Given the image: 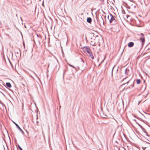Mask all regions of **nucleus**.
<instances>
[{
	"label": "nucleus",
	"mask_w": 150,
	"mask_h": 150,
	"mask_svg": "<svg viewBox=\"0 0 150 150\" xmlns=\"http://www.w3.org/2000/svg\"><path fill=\"white\" fill-rule=\"evenodd\" d=\"M139 35L140 36V37L139 38L140 40L142 42V45H143L145 42V39L144 35L142 33H140Z\"/></svg>",
	"instance_id": "obj_1"
},
{
	"label": "nucleus",
	"mask_w": 150,
	"mask_h": 150,
	"mask_svg": "<svg viewBox=\"0 0 150 150\" xmlns=\"http://www.w3.org/2000/svg\"><path fill=\"white\" fill-rule=\"evenodd\" d=\"M108 18L109 21L110 23H111L115 20V18L111 14H109L108 16Z\"/></svg>",
	"instance_id": "obj_2"
},
{
	"label": "nucleus",
	"mask_w": 150,
	"mask_h": 150,
	"mask_svg": "<svg viewBox=\"0 0 150 150\" xmlns=\"http://www.w3.org/2000/svg\"><path fill=\"white\" fill-rule=\"evenodd\" d=\"M86 54L87 56H93L92 53L91 52V50L90 48L88 50L87 52H86L85 53Z\"/></svg>",
	"instance_id": "obj_3"
},
{
	"label": "nucleus",
	"mask_w": 150,
	"mask_h": 150,
	"mask_svg": "<svg viewBox=\"0 0 150 150\" xmlns=\"http://www.w3.org/2000/svg\"><path fill=\"white\" fill-rule=\"evenodd\" d=\"M92 39V40L91 41L90 43V44L93 46H95V39Z\"/></svg>",
	"instance_id": "obj_4"
},
{
	"label": "nucleus",
	"mask_w": 150,
	"mask_h": 150,
	"mask_svg": "<svg viewBox=\"0 0 150 150\" xmlns=\"http://www.w3.org/2000/svg\"><path fill=\"white\" fill-rule=\"evenodd\" d=\"M89 47H88L86 46V47H84L83 48V51H84V52L86 53V52H87L88 50Z\"/></svg>",
	"instance_id": "obj_5"
},
{
	"label": "nucleus",
	"mask_w": 150,
	"mask_h": 150,
	"mask_svg": "<svg viewBox=\"0 0 150 150\" xmlns=\"http://www.w3.org/2000/svg\"><path fill=\"white\" fill-rule=\"evenodd\" d=\"M13 123L15 125H16V127H17V128H18V129L20 130L23 133H24L23 131L21 129V128L19 127V126L16 123H15V122H13Z\"/></svg>",
	"instance_id": "obj_6"
},
{
	"label": "nucleus",
	"mask_w": 150,
	"mask_h": 150,
	"mask_svg": "<svg viewBox=\"0 0 150 150\" xmlns=\"http://www.w3.org/2000/svg\"><path fill=\"white\" fill-rule=\"evenodd\" d=\"M146 88V85L145 84L142 85L141 88V90L142 91H144Z\"/></svg>",
	"instance_id": "obj_7"
},
{
	"label": "nucleus",
	"mask_w": 150,
	"mask_h": 150,
	"mask_svg": "<svg viewBox=\"0 0 150 150\" xmlns=\"http://www.w3.org/2000/svg\"><path fill=\"white\" fill-rule=\"evenodd\" d=\"M134 43L132 42H130L128 43V46L129 47H132L133 46Z\"/></svg>",
	"instance_id": "obj_8"
},
{
	"label": "nucleus",
	"mask_w": 150,
	"mask_h": 150,
	"mask_svg": "<svg viewBox=\"0 0 150 150\" xmlns=\"http://www.w3.org/2000/svg\"><path fill=\"white\" fill-rule=\"evenodd\" d=\"M87 22L89 23H91L92 21V19L90 17L88 18L87 19Z\"/></svg>",
	"instance_id": "obj_9"
},
{
	"label": "nucleus",
	"mask_w": 150,
	"mask_h": 150,
	"mask_svg": "<svg viewBox=\"0 0 150 150\" xmlns=\"http://www.w3.org/2000/svg\"><path fill=\"white\" fill-rule=\"evenodd\" d=\"M6 86L9 88H11V85L10 83H6Z\"/></svg>",
	"instance_id": "obj_10"
},
{
	"label": "nucleus",
	"mask_w": 150,
	"mask_h": 150,
	"mask_svg": "<svg viewBox=\"0 0 150 150\" xmlns=\"http://www.w3.org/2000/svg\"><path fill=\"white\" fill-rule=\"evenodd\" d=\"M129 70L127 69H126L125 70V74H126V75L128 74V72H129Z\"/></svg>",
	"instance_id": "obj_11"
},
{
	"label": "nucleus",
	"mask_w": 150,
	"mask_h": 150,
	"mask_svg": "<svg viewBox=\"0 0 150 150\" xmlns=\"http://www.w3.org/2000/svg\"><path fill=\"white\" fill-rule=\"evenodd\" d=\"M137 84H139L141 82V80L139 79H138L137 80Z\"/></svg>",
	"instance_id": "obj_12"
},
{
	"label": "nucleus",
	"mask_w": 150,
	"mask_h": 150,
	"mask_svg": "<svg viewBox=\"0 0 150 150\" xmlns=\"http://www.w3.org/2000/svg\"><path fill=\"white\" fill-rule=\"evenodd\" d=\"M121 104L122 105V107H123V101H122V102L121 103Z\"/></svg>",
	"instance_id": "obj_13"
},
{
	"label": "nucleus",
	"mask_w": 150,
	"mask_h": 150,
	"mask_svg": "<svg viewBox=\"0 0 150 150\" xmlns=\"http://www.w3.org/2000/svg\"><path fill=\"white\" fill-rule=\"evenodd\" d=\"M18 147L19 148V149H20V150H23L22 148L21 147V146L19 145H18Z\"/></svg>",
	"instance_id": "obj_14"
},
{
	"label": "nucleus",
	"mask_w": 150,
	"mask_h": 150,
	"mask_svg": "<svg viewBox=\"0 0 150 150\" xmlns=\"http://www.w3.org/2000/svg\"><path fill=\"white\" fill-rule=\"evenodd\" d=\"M69 65L70 66H71V67H72L73 68H75V67H74V66H72V65H71L69 64Z\"/></svg>",
	"instance_id": "obj_15"
},
{
	"label": "nucleus",
	"mask_w": 150,
	"mask_h": 150,
	"mask_svg": "<svg viewBox=\"0 0 150 150\" xmlns=\"http://www.w3.org/2000/svg\"><path fill=\"white\" fill-rule=\"evenodd\" d=\"M130 81V80H129L126 83H125L124 84H128V83L129 81Z\"/></svg>",
	"instance_id": "obj_16"
},
{
	"label": "nucleus",
	"mask_w": 150,
	"mask_h": 150,
	"mask_svg": "<svg viewBox=\"0 0 150 150\" xmlns=\"http://www.w3.org/2000/svg\"><path fill=\"white\" fill-rule=\"evenodd\" d=\"M105 59V57H104V59H103V60L102 62H103V61Z\"/></svg>",
	"instance_id": "obj_17"
},
{
	"label": "nucleus",
	"mask_w": 150,
	"mask_h": 150,
	"mask_svg": "<svg viewBox=\"0 0 150 150\" xmlns=\"http://www.w3.org/2000/svg\"><path fill=\"white\" fill-rule=\"evenodd\" d=\"M91 57L92 59H94V57Z\"/></svg>",
	"instance_id": "obj_18"
},
{
	"label": "nucleus",
	"mask_w": 150,
	"mask_h": 150,
	"mask_svg": "<svg viewBox=\"0 0 150 150\" xmlns=\"http://www.w3.org/2000/svg\"><path fill=\"white\" fill-rule=\"evenodd\" d=\"M100 0L101 1H104V0Z\"/></svg>",
	"instance_id": "obj_19"
},
{
	"label": "nucleus",
	"mask_w": 150,
	"mask_h": 150,
	"mask_svg": "<svg viewBox=\"0 0 150 150\" xmlns=\"http://www.w3.org/2000/svg\"><path fill=\"white\" fill-rule=\"evenodd\" d=\"M127 77H126L125 78V79H123V80H124V79H126V78Z\"/></svg>",
	"instance_id": "obj_20"
},
{
	"label": "nucleus",
	"mask_w": 150,
	"mask_h": 150,
	"mask_svg": "<svg viewBox=\"0 0 150 150\" xmlns=\"http://www.w3.org/2000/svg\"><path fill=\"white\" fill-rule=\"evenodd\" d=\"M7 57V58H8V59H9V58H8V57Z\"/></svg>",
	"instance_id": "obj_21"
},
{
	"label": "nucleus",
	"mask_w": 150,
	"mask_h": 150,
	"mask_svg": "<svg viewBox=\"0 0 150 150\" xmlns=\"http://www.w3.org/2000/svg\"><path fill=\"white\" fill-rule=\"evenodd\" d=\"M82 61H83V62H84L83 61V60H82Z\"/></svg>",
	"instance_id": "obj_22"
},
{
	"label": "nucleus",
	"mask_w": 150,
	"mask_h": 150,
	"mask_svg": "<svg viewBox=\"0 0 150 150\" xmlns=\"http://www.w3.org/2000/svg\"><path fill=\"white\" fill-rule=\"evenodd\" d=\"M38 121H37V123H38Z\"/></svg>",
	"instance_id": "obj_23"
},
{
	"label": "nucleus",
	"mask_w": 150,
	"mask_h": 150,
	"mask_svg": "<svg viewBox=\"0 0 150 150\" xmlns=\"http://www.w3.org/2000/svg\"><path fill=\"white\" fill-rule=\"evenodd\" d=\"M3 47H2V50H3Z\"/></svg>",
	"instance_id": "obj_24"
},
{
	"label": "nucleus",
	"mask_w": 150,
	"mask_h": 150,
	"mask_svg": "<svg viewBox=\"0 0 150 150\" xmlns=\"http://www.w3.org/2000/svg\"><path fill=\"white\" fill-rule=\"evenodd\" d=\"M101 18L103 20V18H102V17H101Z\"/></svg>",
	"instance_id": "obj_25"
}]
</instances>
